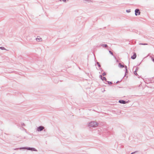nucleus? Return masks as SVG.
Instances as JSON below:
<instances>
[{
	"instance_id": "obj_3",
	"label": "nucleus",
	"mask_w": 154,
	"mask_h": 154,
	"mask_svg": "<svg viewBox=\"0 0 154 154\" xmlns=\"http://www.w3.org/2000/svg\"><path fill=\"white\" fill-rule=\"evenodd\" d=\"M134 12L135 15L136 16L140 15V11L139 9H136Z\"/></svg>"
},
{
	"instance_id": "obj_16",
	"label": "nucleus",
	"mask_w": 154,
	"mask_h": 154,
	"mask_svg": "<svg viewBox=\"0 0 154 154\" xmlns=\"http://www.w3.org/2000/svg\"><path fill=\"white\" fill-rule=\"evenodd\" d=\"M97 64L98 65V66L99 67H100V64H99V63L98 62H97Z\"/></svg>"
},
{
	"instance_id": "obj_20",
	"label": "nucleus",
	"mask_w": 154,
	"mask_h": 154,
	"mask_svg": "<svg viewBox=\"0 0 154 154\" xmlns=\"http://www.w3.org/2000/svg\"><path fill=\"white\" fill-rule=\"evenodd\" d=\"M140 44V45H147V44Z\"/></svg>"
},
{
	"instance_id": "obj_15",
	"label": "nucleus",
	"mask_w": 154,
	"mask_h": 154,
	"mask_svg": "<svg viewBox=\"0 0 154 154\" xmlns=\"http://www.w3.org/2000/svg\"><path fill=\"white\" fill-rule=\"evenodd\" d=\"M109 52L112 55H113L111 51H109Z\"/></svg>"
},
{
	"instance_id": "obj_10",
	"label": "nucleus",
	"mask_w": 154,
	"mask_h": 154,
	"mask_svg": "<svg viewBox=\"0 0 154 154\" xmlns=\"http://www.w3.org/2000/svg\"><path fill=\"white\" fill-rule=\"evenodd\" d=\"M0 49L2 50H5L6 51H8V50L6 49L4 47H0Z\"/></svg>"
},
{
	"instance_id": "obj_9",
	"label": "nucleus",
	"mask_w": 154,
	"mask_h": 154,
	"mask_svg": "<svg viewBox=\"0 0 154 154\" xmlns=\"http://www.w3.org/2000/svg\"><path fill=\"white\" fill-rule=\"evenodd\" d=\"M61 2H63L64 3H66L69 1V0H59Z\"/></svg>"
},
{
	"instance_id": "obj_6",
	"label": "nucleus",
	"mask_w": 154,
	"mask_h": 154,
	"mask_svg": "<svg viewBox=\"0 0 154 154\" xmlns=\"http://www.w3.org/2000/svg\"><path fill=\"white\" fill-rule=\"evenodd\" d=\"M119 102V103L123 104H125L127 103L125 101L122 100H120Z\"/></svg>"
},
{
	"instance_id": "obj_14",
	"label": "nucleus",
	"mask_w": 154,
	"mask_h": 154,
	"mask_svg": "<svg viewBox=\"0 0 154 154\" xmlns=\"http://www.w3.org/2000/svg\"><path fill=\"white\" fill-rule=\"evenodd\" d=\"M100 78L102 80H103V77L102 75H100Z\"/></svg>"
},
{
	"instance_id": "obj_7",
	"label": "nucleus",
	"mask_w": 154,
	"mask_h": 154,
	"mask_svg": "<svg viewBox=\"0 0 154 154\" xmlns=\"http://www.w3.org/2000/svg\"><path fill=\"white\" fill-rule=\"evenodd\" d=\"M36 40L37 42H41L42 41V39L40 37L36 38Z\"/></svg>"
},
{
	"instance_id": "obj_11",
	"label": "nucleus",
	"mask_w": 154,
	"mask_h": 154,
	"mask_svg": "<svg viewBox=\"0 0 154 154\" xmlns=\"http://www.w3.org/2000/svg\"><path fill=\"white\" fill-rule=\"evenodd\" d=\"M101 46L103 47H106L107 46L106 44H102Z\"/></svg>"
},
{
	"instance_id": "obj_18",
	"label": "nucleus",
	"mask_w": 154,
	"mask_h": 154,
	"mask_svg": "<svg viewBox=\"0 0 154 154\" xmlns=\"http://www.w3.org/2000/svg\"><path fill=\"white\" fill-rule=\"evenodd\" d=\"M108 84H112V83L109 82H108Z\"/></svg>"
},
{
	"instance_id": "obj_2",
	"label": "nucleus",
	"mask_w": 154,
	"mask_h": 154,
	"mask_svg": "<svg viewBox=\"0 0 154 154\" xmlns=\"http://www.w3.org/2000/svg\"><path fill=\"white\" fill-rule=\"evenodd\" d=\"M27 149V150H30L32 151H37V149L34 148H30L28 147H21L19 149Z\"/></svg>"
},
{
	"instance_id": "obj_13",
	"label": "nucleus",
	"mask_w": 154,
	"mask_h": 154,
	"mask_svg": "<svg viewBox=\"0 0 154 154\" xmlns=\"http://www.w3.org/2000/svg\"><path fill=\"white\" fill-rule=\"evenodd\" d=\"M134 74H135L136 75H137V71L136 70L135 71H134Z\"/></svg>"
},
{
	"instance_id": "obj_22",
	"label": "nucleus",
	"mask_w": 154,
	"mask_h": 154,
	"mask_svg": "<svg viewBox=\"0 0 154 154\" xmlns=\"http://www.w3.org/2000/svg\"><path fill=\"white\" fill-rule=\"evenodd\" d=\"M134 153H135V152H132V153H131V154H134Z\"/></svg>"
},
{
	"instance_id": "obj_8",
	"label": "nucleus",
	"mask_w": 154,
	"mask_h": 154,
	"mask_svg": "<svg viewBox=\"0 0 154 154\" xmlns=\"http://www.w3.org/2000/svg\"><path fill=\"white\" fill-rule=\"evenodd\" d=\"M136 54L135 53H134L133 55L131 57V58L132 59H134L136 58Z\"/></svg>"
},
{
	"instance_id": "obj_21",
	"label": "nucleus",
	"mask_w": 154,
	"mask_h": 154,
	"mask_svg": "<svg viewBox=\"0 0 154 154\" xmlns=\"http://www.w3.org/2000/svg\"><path fill=\"white\" fill-rule=\"evenodd\" d=\"M152 60L154 62V59L153 58H152Z\"/></svg>"
},
{
	"instance_id": "obj_1",
	"label": "nucleus",
	"mask_w": 154,
	"mask_h": 154,
	"mask_svg": "<svg viewBox=\"0 0 154 154\" xmlns=\"http://www.w3.org/2000/svg\"><path fill=\"white\" fill-rule=\"evenodd\" d=\"M99 125L98 122L96 121H91L87 124V126L90 128H96Z\"/></svg>"
},
{
	"instance_id": "obj_19",
	"label": "nucleus",
	"mask_w": 154,
	"mask_h": 154,
	"mask_svg": "<svg viewBox=\"0 0 154 154\" xmlns=\"http://www.w3.org/2000/svg\"><path fill=\"white\" fill-rule=\"evenodd\" d=\"M106 75V73H105V72L103 73V75Z\"/></svg>"
},
{
	"instance_id": "obj_12",
	"label": "nucleus",
	"mask_w": 154,
	"mask_h": 154,
	"mask_svg": "<svg viewBox=\"0 0 154 154\" xmlns=\"http://www.w3.org/2000/svg\"><path fill=\"white\" fill-rule=\"evenodd\" d=\"M126 12L128 13H129L131 12V10L130 9L127 10H126Z\"/></svg>"
},
{
	"instance_id": "obj_5",
	"label": "nucleus",
	"mask_w": 154,
	"mask_h": 154,
	"mask_svg": "<svg viewBox=\"0 0 154 154\" xmlns=\"http://www.w3.org/2000/svg\"><path fill=\"white\" fill-rule=\"evenodd\" d=\"M119 66L120 68H123L124 67L125 68L126 73L127 72V67L126 66H124L123 65H122L121 63H119Z\"/></svg>"
},
{
	"instance_id": "obj_4",
	"label": "nucleus",
	"mask_w": 154,
	"mask_h": 154,
	"mask_svg": "<svg viewBox=\"0 0 154 154\" xmlns=\"http://www.w3.org/2000/svg\"><path fill=\"white\" fill-rule=\"evenodd\" d=\"M45 128L43 126H40L38 127L36 129V131L38 132L41 131L43 130Z\"/></svg>"
},
{
	"instance_id": "obj_17",
	"label": "nucleus",
	"mask_w": 154,
	"mask_h": 154,
	"mask_svg": "<svg viewBox=\"0 0 154 154\" xmlns=\"http://www.w3.org/2000/svg\"><path fill=\"white\" fill-rule=\"evenodd\" d=\"M103 80H106V78L105 77H103Z\"/></svg>"
}]
</instances>
